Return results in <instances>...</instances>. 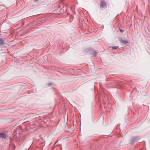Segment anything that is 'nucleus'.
<instances>
[{
	"label": "nucleus",
	"instance_id": "obj_7",
	"mask_svg": "<svg viewBox=\"0 0 150 150\" xmlns=\"http://www.w3.org/2000/svg\"><path fill=\"white\" fill-rule=\"evenodd\" d=\"M119 47L118 46H114L112 47V48L113 49H116Z\"/></svg>",
	"mask_w": 150,
	"mask_h": 150
},
{
	"label": "nucleus",
	"instance_id": "obj_4",
	"mask_svg": "<svg viewBox=\"0 0 150 150\" xmlns=\"http://www.w3.org/2000/svg\"><path fill=\"white\" fill-rule=\"evenodd\" d=\"M106 6V4L103 1L101 2L100 4V7L101 8H104Z\"/></svg>",
	"mask_w": 150,
	"mask_h": 150
},
{
	"label": "nucleus",
	"instance_id": "obj_8",
	"mask_svg": "<svg viewBox=\"0 0 150 150\" xmlns=\"http://www.w3.org/2000/svg\"><path fill=\"white\" fill-rule=\"evenodd\" d=\"M59 7H60V6H59Z\"/></svg>",
	"mask_w": 150,
	"mask_h": 150
},
{
	"label": "nucleus",
	"instance_id": "obj_5",
	"mask_svg": "<svg viewBox=\"0 0 150 150\" xmlns=\"http://www.w3.org/2000/svg\"><path fill=\"white\" fill-rule=\"evenodd\" d=\"M91 53L92 54L94 55L95 56L97 54L96 52L94 50L92 51H91Z\"/></svg>",
	"mask_w": 150,
	"mask_h": 150
},
{
	"label": "nucleus",
	"instance_id": "obj_1",
	"mask_svg": "<svg viewBox=\"0 0 150 150\" xmlns=\"http://www.w3.org/2000/svg\"><path fill=\"white\" fill-rule=\"evenodd\" d=\"M138 137H132L130 140V142L132 144L133 143L137 142V141L138 139Z\"/></svg>",
	"mask_w": 150,
	"mask_h": 150
},
{
	"label": "nucleus",
	"instance_id": "obj_3",
	"mask_svg": "<svg viewBox=\"0 0 150 150\" xmlns=\"http://www.w3.org/2000/svg\"><path fill=\"white\" fill-rule=\"evenodd\" d=\"M7 135L4 133H0V138L1 137L4 139L6 138Z\"/></svg>",
	"mask_w": 150,
	"mask_h": 150
},
{
	"label": "nucleus",
	"instance_id": "obj_10",
	"mask_svg": "<svg viewBox=\"0 0 150 150\" xmlns=\"http://www.w3.org/2000/svg\"><path fill=\"white\" fill-rule=\"evenodd\" d=\"M71 105H72V106L73 107V105H71Z\"/></svg>",
	"mask_w": 150,
	"mask_h": 150
},
{
	"label": "nucleus",
	"instance_id": "obj_2",
	"mask_svg": "<svg viewBox=\"0 0 150 150\" xmlns=\"http://www.w3.org/2000/svg\"><path fill=\"white\" fill-rule=\"evenodd\" d=\"M120 42H122L124 44L125 46H127L128 44V41L127 40H120Z\"/></svg>",
	"mask_w": 150,
	"mask_h": 150
},
{
	"label": "nucleus",
	"instance_id": "obj_6",
	"mask_svg": "<svg viewBox=\"0 0 150 150\" xmlns=\"http://www.w3.org/2000/svg\"><path fill=\"white\" fill-rule=\"evenodd\" d=\"M4 44V41L3 40L0 39V45H2Z\"/></svg>",
	"mask_w": 150,
	"mask_h": 150
},
{
	"label": "nucleus",
	"instance_id": "obj_9",
	"mask_svg": "<svg viewBox=\"0 0 150 150\" xmlns=\"http://www.w3.org/2000/svg\"><path fill=\"white\" fill-rule=\"evenodd\" d=\"M120 30L121 31H122V30Z\"/></svg>",
	"mask_w": 150,
	"mask_h": 150
}]
</instances>
